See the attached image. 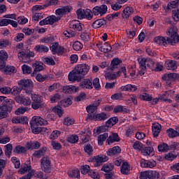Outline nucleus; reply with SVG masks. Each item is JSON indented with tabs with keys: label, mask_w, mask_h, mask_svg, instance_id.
Masks as SVG:
<instances>
[{
	"label": "nucleus",
	"mask_w": 179,
	"mask_h": 179,
	"mask_svg": "<svg viewBox=\"0 0 179 179\" xmlns=\"http://www.w3.org/2000/svg\"><path fill=\"white\" fill-rule=\"evenodd\" d=\"M89 71H90V66L86 64H78L69 73L68 79L70 82H80L83 77L89 73Z\"/></svg>",
	"instance_id": "1"
},
{
	"label": "nucleus",
	"mask_w": 179,
	"mask_h": 179,
	"mask_svg": "<svg viewBox=\"0 0 179 179\" xmlns=\"http://www.w3.org/2000/svg\"><path fill=\"white\" fill-rule=\"evenodd\" d=\"M138 62L139 64V75L143 76L147 69H150L151 71H155V66H156V63L153 59L150 58L143 57L138 59Z\"/></svg>",
	"instance_id": "2"
},
{
	"label": "nucleus",
	"mask_w": 179,
	"mask_h": 179,
	"mask_svg": "<svg viewBox=\"0 0 179 179\" xmlns=\"http://www.w3.org/2000/svg\"><path fill=\"white\" fill-rule=\"evenodd\" d=\"M17 85L21 90H24L27 94H31L33 90V81L29 79H23L18 81Z\"/></svg>",
	"instance_id": "3"
},
{
	"label": "nucleus",
	"mask_w": 179,
	"mask_h": 179,
	"mask_svg": "<svg viewBox=\"0 0 179 179\" xmlns=\"http://www.w3.org/2000/svg\"><path fill=\"white\" fill-rule=\"evenodd\" d=\"M177 27L176 26H171L166 31L168 44H176L178 43V34H177Z\"/></svg>",
	"instance_id": "4"
},
{
	"label": "nucleus",
	"mask_w": 179,
	"mask_h": 179,
	"mask_svg": "<svg viewBox=\"0 0 179 179\" xmlns=\"http://www.w3.org/2000/svg\"><path fill=\"white\" fill-rule=\"evenodd\" d=\"M35 54L32 51H22L17 54L20 61H22L24 64L31 62V58H34Z\"/></svg>",
	"instance_id": "5"
},
{
	"label": "nucleus",
	"mask_w": 179,
	"mask_h": 179,
	"mask_svg": "<svg viewBox=\"0 0 179 179\" xmlns=\"http://www.w3.org/2000/svg\"><path fill=\"white\" fill-rule=\"evenodd\" d=\"M31 99L32 100L31 108L33 110H38L43 107V99L41 96L36 94H31Z\"/></svg>",
	"instance_id": "6"
},
{
	"label": "nucleus",
	"mask_w": 179,
	"mask_h": 179,
	"mask_svg": "<svg viewBox=\"0 0 179 179\" xmlns=\"http://www.w3.org/2000/svg\"><path fill=\"white\" fill-rule=\"evenodd\" d=\"M162 80H164V82H165L168 86H171V83H173L174 80H179V74L177 73L164 74L162 76Z\"/></svg>",
	"instance_id": "7"
},
{
	"label": "nucleus",
	"mask_w": 179,
	"mask_h": 179,
	"mask_svg": "<svg viewBox=\"0 0 179 179\" xmlns=\"http://www.w3.org/2000/svg\"><path fill=\"white\" fill-rule=\"evenodd\" d=\"M41 166L45 173H51V159L48 157H43L41 159Z\"/></svg>",
	"instance_id": "8"
},
{
	"label": "nucleus",
	"mask_w": 179,
	"mask_h": 179,
	"mask_svg": "<svg viewBox=\"0 0 179 179\" xmlns=\"http://www.w3.org/2000/svg\"><path fill=\"white\" fill-rule=\"evenodd\" d=\"M61 20L60 17H57L55 15H50L48 17L43 19L39 22L40 26H45V24H53L56 22H59Z\"/></svg>",
	"instance_id": "9"
},
{
	"label": "nucleus",
	"mask_w": 179,
	"mask_h": 179,
	"mask_svg": "<svg viewBox=\"0 0 179 179\" xmlns=\"http://www.w3.org/2000/svg\"><path fill=\"white\" fill-rule=\"evenodd\" d=\"M108 160V157L103 155H97L96 157H94L92 158V162H93L94 164L95 167H99V166H101L102 163H105V162H107Z\"/></svg>",
	"instance_id": "10"
},
{
	"label": "nucleus",
	"mask_w": 179,
	"mask_h": 179,
	"mask_svg": "<svg viewBox=\"0 0 179 179\" xmlns=\"http://www.w3.org/2000/svg\"><path fill=\"white\" fill-rule=\"evenodd\" d=\"M124 73L125 78H127V68L122 67L121 70H119L116 73H108L106 74L107 78H108L110 80H114V79H117V78H120L121 76V73Z\"/></svg>",
	"instance_id": "11"
},
{
	"label": "nucleus",
	"mask_w": 179,
	"mask_h": 179,
	"mask_svg": "<svg viewBox=\"0 0 179 179\" xmlns=\"http://www.w3.org/2000/svg\"><path fill=\"white\" fill-rule=\"evenodd\" d=\"M107 6L106 4H103L101 6H95L92 9V12L95 16H98V15L103 16V15H106V13H107Z\"/></svg>",
	"instance_id": "12"
},
{
	"label": "nucleus",
	"mask_w": 179,
	"mask_h": 179,
	"mask_svg": "<svg viewBox=\"0 0 179 179\" xmlns=\"http://www.w3.org/2000/svg\"><path fill=\"white\" fill-rule=\"evenodd\" d=\"M71 10H72V7L68 6L61 8H58L55 10V15H57V16L56 17H60L61 20L64 15H67V13H69Z\"/></svg>",
	"instance_id": "13"
},
{
	"label": "nucleus",
	"mask_w": 179,
	"mask_h": 179,
	"mask_svg": "<svg viewBox=\"0 0 179 179\" xmlns=\"http://www.w3.org/2000/svg\"><path fill=\"white\" fill-rule=\"evenodd\" d=\"M31 124L32 125H48V122L40 116H34L31 118Z\"/></svg>",
	"instance_id": "14"
},
{
	"label": "nucleus",
	"mask_w": 179,
	"mask_h": 179,
	"mask_svg": "<svg viewBox=\"0 0 179 179\" xmlns=\"http://www.w3.org/2000/svg\"><path fill=\"white\" fill-rule=\"evenodd\" d=\"M69 27L76 31H82L83 30V24L80 23V21L73 20L70 22Z\"/></svg>",
	"instance_id": "15"
},
{
	"label": "nucleus",
	"mask_w": 179,
	"mask_h": 179,
	"mask_svg": "<svg viewBox=\"0 0 179 179\" xmlns=\"http://www.w3.org/2000/svg\"><path fill=\"white\" fill-rule=\"evenodd\" d=\"M15 101L17 103H20V104H22L23 106H30V104H31V100H30V98L24 96L15 97Z\"/></svg>",
	"instance_id": "16"
},
{
	"label": "nucleus",
	"mask_w": 179,
	"mask_h": 179,
	"mask_svg": "<svg viewBox=\"0 0 179 179\" xmlns=\"http://www.w3.org/2000/svg\"><path fill=\"white\" fill-rule=\"evenodd\" d=\"M132 13H134V8L127 6L123 9L121 16L122 19L128 20L129 19V16H131Z\"/></svg>",
	"instance_id": "17"
},
{
	"label": "nucleus",
	"mask_w": 179,
	"mask_h": 179,
	"mask_svg": "<svg viewBox=\"0 0 179 179\" xmlns=\"http://www.w3.org/2000/svg\"><path fill=\"white\" fill-rule=\"evenodd\" d=\"M80 86L82 89H88L90 90L93 89V83L90 79L85 78L80 83Z\"/></svg>",
	"instance_id": "18"
},
{
	"label": "nucleus",
	"mask_w": 179,
	"mask_h": 179,
	"mask_svg": "<svg viewBox=\"0 0 179 179\" xmlns=\"http://www.w3.org/2000/svg\"><path fill=\"white\" fill-rule=\"evenodd\" d=\"M15 104V101L12 100L11 99H5L2 102L1 105L3 107H5L7 110L12 112L13 108V105Z\"/></svg>",
	"instance_id": "19"
},
{
	"label": "nucleus",
	"mask_w": 179,
	"mask_h": 179,
	"mask_svg": "<svg viewBox=\"0 0 179 179\" xmlns=\"http://www.w3.org/2000/svg\"><path fill=\"white\" fill-rule=\"evenodd\" d=\"M96 47H98L99 51H101V52H110V51L113 50L111 45H110L108 42L104 43L103 45H101V44L100 43H97Z\"/></svg>",
	"instance_id": "20"
},
{
	"label": "nucleus",
	"mask_w": 179,
	"mask_h": 179,
	"mask_svg": "<svg viewBox=\"0 0 179 179\" xmlns=\"http://www.w3.org/2000/svg\"><path fill=\"white\" fill-rule=\"evenodd\" d=\"M8 59V53L3 50L0 51V69H3L6 65V61Z\"/></svg>",
	"instance_id": "21"
},
{
	"label": "nucleus",
	"mask_w": 179,
	"mask_h": 179,
	"mask_svg": "<svg viewBox=\"0 0 179 179\" xmlns=\"http://www.w3.org/2000/svg\"><path fill=\"white\" fill-rule=\"evenodd\" d=\"M120 153H121V148L120 146H115L106 152L108 156H117Z\"/></svg>",
	"instance_id": "22"
},
{
	"label": "nucleus",
	"mask_w": 179,
	"mask_h": 179,
	"mask_svg": "<svg viewBox=\"0 0 179 179\" xmlns=\"http://www.w3.org/2000/svg\"><path fill=\"white\" fill-rule=\"evenodd\" d=\"M106 24H107V21H106V20L99 19L92 23V27H93V29H99V27H102V26H106Z\"/></svg>",
	"instance_id": "23"
},
{
	"label": "nucleus",
	"mask_w": 179,
	"mask_h": 179,
	"mask_svg": "<svg viewBox=\"0 0 179 179\" xmlns=\"http://www.w3.org/2000/svg\"><path fill=\"white\" fill-rule=\"evenodd\" d=\"M15 69L16 68H15V66H6V64L5 66L3 67V69H0V71L1 72H3L5 75H12V73H14Z\"/></svg>",
	"instance_id": "24"
},
{
	"label": "nucleus",
	"mask_w": 179,
	"mask_h": 179,
	"mask_svg": "<svg viewBox=\"0 0 179 179\" xmlns=\"http://www.w3.org/2000/svg\"><path fill=\"white\" fill-rule=\"evenodd\" d=\"M155 43L158 44V45H164L166 47L167 45V43H169V41H167V38L163 37V36H157L154 38Z\"/></svg>",
	"instance_id": "25"
},
{
	"label": "nucleus",
	"mask_w": 179,
	"mask_h": 179,
	"mask_svg": "<svg viewBox=\"0 0 179 179\" xmlns=\"http://www.w3.org/2000/svg\"><path fill=\"white\" fill-rule=\"evenodd\" d=\"M162 131V125L160 124H152V135L154 138H157L159 134Z\"/></svg>",
	"instance_id": "26"
},
{
	"label": "nucleus",
	"mask_w": 179,
	"mask_h": 179,
	"mask_svg": "<svg viewBox=\"0 0 179 179\" xmlns=\"http://www.w3.org/2000/svg\"><path fill=\"white\" fill-rule=\"evenodd\" d=\"M9 113H11L10 110H8L6 107L0 105V120L8 118V117H9Z\"/></svg>",
	"instance_id": "27"
},
{
	"label": "nucleus",
	"mask_w": 179,
	"mask_h": 179,
	"mask_svg": "<svg viewBox=\"0 0 179 179\" xmlns=\"http://www.w3.org/2000/svg\"><path fill=\"white\" fill-rule=\"evenodd\" d=\"M26 146L27 150H30V149H38L41 146V144L38 141H30L27 143Z\"/></svg>",
	"instance_id": "28"
},
{
	"label": "nucleus",
	"mask_w": 179,
	"mask_h": 179,
	"mask_svg": "<svg viewBox=\"0 0 179 179\" xmlns=\"http://www.w3.org/2000/svg\"><path fill=\"white\" fill-rule=\"evenodd\" d=\"M106 142L108 143V145H111L112 143H114V142H120V136L117 133H113L112 136H110L107 138Z\"/></svg>",
	"instance_id": "29"
},
{
	"label": "nucleus",
	"mask_w": 179,
	"mask_h": 179,
	"mask_svg": "<svg viewBox=\"0 0 179 179\" xmlns=\"http://www.w3.org/2000/svg\"><path fill=\"white\" fill-rule=\"evenodd\" d=\"M26 152H27V147L26 145L25 147L22 145H17L13 150V153L15 155H22V153H26Z\"/></svg>",
	"instance_id": "30"
},
{
	"label": "nucleus",
	"mask_w": 179,
	"mask_h": 179,
	"mask_svg": "<svg viewBox=\"0 0 179 179\" xmlns=\"http://www.w3.org/2000/svg\"><path fill=\"white\" fill-rule=\"evenodd\" d=\"M34 50L36 52H48L50 51L48 46H45V45H37L34 48Z\"/></svg>",
	"instance_id": "31"
},
{
	"label": "nucleus",
	"mask_w": 179,
	"mask_h": 179,
	"mask_svg": "<svg viewBox=\"0 0 179 179\" xmlns=\"http://www.w3.org/2000/svg\"><path fill=\"white\" fill-rule=\"evenodd\" d=\"M108 118H110V115L104 112L95 115V120L96 121H106V120H108Z\"/></svg>",
	"instance_id": "32"
},
{
	"label": "nucleus",
	"mask_w": 179,
	"mask_h": 179,
	"mask_svg": "<svg viewBox=\"0 0 179 179\" xmlns=\"http://www.w3.org/2000/svg\"><path fill=\"white\" fill-rule=\"evenodd\" d=\"M55 41V37L52 35H48L42 38H41V43H44L45 44H51Z\"/></svg>",
	"instance_id": "33"
},
{
	"label": "nucleus",
	"mask_w": 179,
	"mask_h": 179,
	"mask_svg": "<svg viewBox=\"0 0 179 179\" xmlns=\"http://www.w3.org/2000/svg\"><path fill=\"white\" fill-rule=\"evenodd\" d=\"M28 171L30 173L31 171V166H30V161H27L24 166L20 169V174H24Z\"/></svg>",
	"instance_id": "34"
},
{
	"label": "nucleus",
	"mask_w": 179,
	"mask_h": 179,
	"mask_svg": "<svg viewBox=\"0 0 179 179\" xmlns=\"http://www.w3.org/2000/svg\"><path fill=\"white\" fill-rule=\"evenodd\" d=\"M45 153H47V148L43 147L41 149L35 151L33 154V157L40 159V157H41L42 156H44Z\"/></svg>",
	"instance_id": "35"
},
{
	"label": "nucleus",
	"mask_w": 179,
	"mask_h": 179,
	"mask_svg": "<svg viewBox=\"0 0 179 179\" xmlns=\"http://www.w3.org/2000/svg\"><path fill=\"white\" fill-rule=\"evenodd\" d=\"M68 176L70 178H80V171L79 169L69 171Z\"/></svg>",
	"instance_id": "36"
},
{
	"label": "nucleus",
	"mask_w": 179,
	"mask_h": 179,
	"mask_svg": "<svg viewBox=\"0 0 179 179\" xmlns=\"http://www.w3.org/2000/svg\"><path fill=\"white\" fill-rule=\"evenodd\" d=\"M120 171L121 173L124 174V176H128V174H129L130 169L128 162H125L122 163Z\"/></svg>",
	"instance_id": "37"
},
{
	"label": "nucleus",
	"mask_w": 179,
	"mask_h": 179,
	"mask_svg": "<svg viewBox=\"0 0 179 179\" xmlns=\"http://www.w3.org/2000/svg\"><path fill=\"white\" fill-rule=\"evenodd\" d=\"M179 6V0L171 1L168 3L165 10H171V9H177Z\"/></svg>",
	"instance_id": "38"
},
{
	"label": "nucleus",
	"mask_w": 179,
	"mask_h": 179,
	"mask_svg": "<svg viewBox=\"0 0 179 179\" xmlns=\"http://www.w3.org/2000/svg\"><path fill=\"white\" fill-rule=\"evenodd\" d=\"M122 61L118 58H115L112 60L110 64V69L111 71H115V69H118L120 64H121Z\"/></svg>",
	"instance_id": "39"
},
{
	"label": "nucleus",
	"mask_w": 179,
	"mask_h": 179,
	"mask_svg": "<svg viewBox=\"0 0 179 179\" xmlns=\"http://www.w3.org/2000/svg\"><path fill=\"white\" fill-rule=\"evenodd\" d=\"M63 91L64 93H69V94H72V93H76V87L73 85H67L63 87Z\"/></svg>",
	"instance_id": "40"
},
{
	"label": "nucleus",
	"mask_w": 179,
	"mask_h": 179,
	"mask_svg": "<svg viewBox=\"0 0 179 179\" xmlns=\"http://www.w3.org/2000/svg\"><path fill=\"white\" fill-rule=\"evenodd\" d=\"M166 68L169 71H176L177 69V63L174 60H170L166 64Z\"/></svg>",
	"instance_id": "41"
},
{
	"label": "nucleus",
	"mask_w": 179,
	"mask_h": 179,
	"mask_svg": "<svg viewBox=\"0 0 179 179\" xmlns=\"http://www.w3.org/2000/svg\"><path fill=\"white\" fill-rule=\"evenodd\" d=\"M121 89L123 92H136L138 88L136 87V85L128 84L125 86H122Z\"/></svg>",
	"instance_id": "42"
},
{
	"label": "nucleus",
	"mask_w": 179,
	"mask_h": 179,
	"mask_svg": "<svg viewBox=\"0 0 179 179\" xmlns=\"http://www.w3.org/2000/svg\"><path fill=\"white\" fill-rule=\"evenodd\" d=\"M166 133L168 134L169 138H177V136H179L178 131H177L173 128L167 129Z\"/></svg>",
	"instance_id": "43"
},
{
	"label": "nucleus",
	"mask_w": 179,
	"mask_h": 179,
	"mask_svg": "<svg viewBox=\"0 0 179 179\" xmlns=\"http://www.w3.org/2000/svg\"><path fill=\"white\" fill-rule=\"evenodd\" d=\"M43 63L40 62H35V63L32 64V66L35 68L34 71L35 72H40L44 69V66H43Z\"/></svg>",
	"instance_id": "44"
},
{
	"label": "nucleus",
	"mask_w": 179,
	"mask_h": 179,
	"mask_svg": "<svg viewBox=\"0 0 179 179\" xmlns=\"http://www.w3.org/2000/svg\"><path fill=\"white\" fill-rule=\"evenodd\" d=\"M128 109L124 108L122 105H117L113 108V113H115V114H117V113H128Z\"/></svg>",
	"instance_id": "45"
},
{
	"label": "nucleus",
	"mask_w": 179,
	"mask_h": 179,
	"mask_svg": "<svg viewBox=\"0 0 179 179\" xmlns=\"http://www.w3.org/2000/svg\"><path fill=\"white\" fill-rule=\"evenodd\" d=\"M101 170L105 173H110V171H113V170H114V164H106L102 166Z\"/></svg>",
	"instance_id": "46"
},
{
	"label": "nucleus",
	"mask_w": 179,
	"mask_h": 179,
	"mask_svg": "<svg viewBox=\"0 0 179 179\" xmlns=\"http://www.w3.org/2000/svg\"><path fill=\"white\" fill-rule=\"evenodd\" d=\"M66 141L69 143H78V141H79V136H78L76 134H72L67 137Z\"/></svg>",
	"instance_id": "47"
},
{
	"label": "nucleus",
	"mask_w": 179,
	"mask_h": 179,
	"mask_svg": "<svg viewBox=\"0 0 179 179\" xmlns=\"http://www.w3.org/2000/svg\"><path fill=\"white\" fill-rule=\"evenodd\" d=\"M5 148V155L7 157H10L12 155V150L13 149V146L12 144L8 143L4 146Z\"/></svg>",
	"instance_id": "48"
},
{
	"label": "nucleus",
	"mask_w": 179,
	"mask_h": 179,
	"mask_svg": "<svg viewBox=\"0 0 179 179\" xmlns=\"http://www.w3.org/2000/svg\"><path fill=\"white\" fill-rule=\"evenodd\" d=\"M169 96L170 95L169 94V91H166L162 95H159V99L162 101H168V103H172L173 101L169 99Z\"/></svg>",
	"instance_id": "49"
},
{
	"label": "nucleus",
	"mask_w": 179,
	"mask_h": 179,
	"mask_svg": "<svg viewBox=\"0 0 179 179\" xmlns=\"http://www.w3.org/2000/svg\"><path fill=\"white\" fill-rule=\"evenodd\" d=\"M144 146L145 145L143 143H141V141H136L133 144V149H134V150H137L138 152H141Z\"/></svg>",
	"instance_id": "50"
},
{
	"label": "nucleus",
	"mask_w": 179,
	"mask_h": 179,
	"mask_svg": "<svg viewBox=\"0 0 179 179\" xmlns=\"http://www.w3.org/2000/svg\"><path fill=\"white\" fill-rule=\"evenodd\" d=\"M76 15L78 19L82 20V19H86V10L79 8L76 10Z\"/></svg>",
	"instance_id": "51"
},
{
	"label": "nucleus",
	"mask_w": 179,
	"mask_h": 179,
	"mask_svg": "<svg viewBox=\"0 0 179 179\" xmlns=\"http://www.w3.org/2000/svg\"><path fill=\"white\" fill-rule=\"evenodd\" d=\"M84 152L88 155H93V146L90 144H87L84 146Z\"/></svg>",
	"instance_id": "52"
},
{
	"label": "nucleus",
	"mask_w": 179,
	"mask_h": 179,
	"mask_svg": "<svg viewBox=\"0 0 179 179\" xmlns=\"http://www.w3.org/2000/svg\"><path fill=\"white\" fill-rule=\"evenodd\" d=\"M152 152H153V148L152 147H145L144 145L141 150V153L143 155V156H149Z\"/></svg>",
	"instance_id": "53"
},
{
	"label": "nucleus",
	"mask_w": 179,
	"mask_h": 179,
	"mask_svg": "<svg viewBox=\"0 0 179 179\" xmlns=\"http://www.w3.org/2000/svg\"><path fill=\"white\" fill-rule=\"evenodd\" d=\"M10 93L13 96H19L22 93V89L20 87L14 86L10 89Z\"/></svg>",
	"instance_id": "54"
},
{
	"label": "nucleus",
	"mask_w": 179,
	"mask_h": 179,
	"mask_svg": "<svg viewBox=\"0 0 179 179\" xmlns=\"http://www.w3.org/2000/svg\"><path fill=\"white\" fill-rule=\"evenodd\" d=\"M63 124L67 127L73 125V124H75V119L71 117H65Z\"/></svg>",
	"instance_id": "55"
},
{
	"label": "nucleus",
	"mask_w": 179,
	"mask_h": 179,
	"mask_svg": "<svg viewBox=\"0 0 179 179\" xmlns=\"http://www.w3.org/2000/svg\"><path fill=\"white\" fill-rule=\"evenodd\" d=\"M108 138V133H104L103 134H101L98 136V144L103 145L104 143V141Z\"/></svg>",
	"instance_id": "56"
},
{
	"label": "nucleus",
	"mask_w": 179,
	"mask_h": 179,
	"mask_svg": "<svg viewBox=\"0 0 179 179\" xmlns=\"http://www.w3.org/2000/svg\"><path fill=\"white\" fill-rule=\"evenodd\" d=\"M92 86L94 87L95 90H100V89H101L100 79H99V78H96L92 80Z\"/></svg>",
	"instance_id": "57"
},
{
	"label": "nucleus",
	"mask_w": 179,
	"mask_h": 179,
	"mask_svg": "<svg viewBox=\"0 0 179 179\" xmlns=\"http://www.w3.org/2000/svg\"><path fill=\"white\" fill-rule=\"evenodd\" d=\"M22 71L24 75H30V73L32 72L31 67L26 64L22 66Z\"/></svg>",
	"instance_id": "58"
},
{
	"label": "nucleus",
	"mask_w": 179,
	"mask_h": 179,
	"mask_svg": "<svg viewBox=\"0 0 179 179\" xmlns=\"http://www.w3.org/2000/svg\"><path fill=\"white\" fill-rule=\"evenodd\" d=\"M117 122H118V117H110L106 122V125L108 127H111L113 125H115V124H117Z\"/></svg>",
	"instance_id": "59"
},
{
	"label": "nucleus",
	"mask_w": 179,
	"mask_h": 179,
	"mask_svg": "<svg viewBox=\"0 0 179 179\" xmlns=\"http://www.w3.org/2000/svg\"><path fill=\"white\" fill-rule=\"evenodd\" d=\"M140 179H150V171H145L140 173Z\"/></svg>",
	"instance_id": "60"
},
{
	"label": "nucleus",
	"mask_w": 179,
	"mask_h": 179,
	"mask_svg": "<svg viewBox=\"0 0 179 179\" xmlns=\"http://www.w3.org/2000/svg\"><path fill=\"white\" fill-rule=\"evenodd\" d=\"M50 100L51 103H57V101L61 100V96L58 93L54 94L53 95L50 96Z\"/></svg>",
	"instance_id": "61"
},
{
	"label": "nucleus",
	"mask_w": 179,
	"mask_h": 179,
	"mask_svg": "<svg viewBox=\"0 0 179 179\" xmlns=\"http://www.w3.org/2000/svg\"><path fill=\"white\" fill-rule=\"evenodd\" d=\"M160 178V173L156 171H150V179H159Z\"/></svg>",
	"instance_id": "62"
},
{
	"label": "nucleus",
	"mask_w": 179,
	"mask_h": 179,
	"mask_svg": "<svg viewBox=\"0 0 179 179\" xmlns=\"http://www.w3.org/2000/svg\"><path fill=\"white\" fill-rule=\"evenodd\" d=\"M158 150L159 152H167L169 150V145L166 143L159 145Z\"/></svg>",
	"instance_id": "63"
},
{
	"label": "nucleus",
	"mask_w": 179,
	"mask_h": 179,
	"mask_svg": "<svg viewBox=\"0 0 179 179\" xmlns=\"http://www.w3.org/2000/svg\"><path fill=\"white\" fill-rule=\"evenodd\" d=\"M172 17L175 22H179V9H173L172 10Z\"/></svg>",
	"instance_id": "64"
}]
</instances>
